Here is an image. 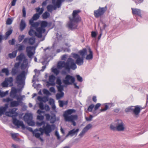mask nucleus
<instances>
[{"instance_id":"nucleus-48","label":"nucleus","mask_w":148,"mask_h":148,"mask_svg":"<svg viewBox=\"0 0 148 148\" xmlns=\"http://www.w3.org/2000/svg\"><path fill=\"white\" fill-rule=\"evenodd\" d=\"M49 13L47 12H46L42 14V16L43 18L45 19L49 17Z\"/></svg>"},{"instance_id":"nucleus-54","label":"nucleus","mask_w":148,"mask_h":148,"mask_svg":"<svg viewBox=\"0 0 148 148\" xmlns=\"http://www.w3.org/2000/svg\"><path fill=\"white\" fill-rule=\"evenodd\" d=\"M12 99H11L9 97H8L5 99H3V101L4 102L8 103L10 101H12Z\"/></svg>"},{"instance_id":"nucleus-9","label":"nucleus","mask_w":148,"mask_h":148,"mask_svg":"<svg viewBox=\"0 0 148 148\" xmlns=\"http://www.w3.org/2000/svg\"><path fill=\"white\" fill-rule=\"evenodd\" d=\"M44 126V133L47 136H49V133L55 128V125L54 124L50 125L47 123L46 126Z\"/></svg>"},{"instance_id":"nucleus-44","label":"nucleus","mask_w":148,"mask_h":148,"mask_svg":"<svg viewBox=\"0 0 148 148\" xmlns=\"http://www.w3.org/2000/svg\"><path fill=\"white\" fill-rule=\"evenodd\" d=\"M3 73H5L6 75L8 76L9 75V71L8 68H3L1 71Z\"/></svg>"},{"instance_id":"nucleus-47","label":"nucleus","mask_w":148,"mask_h":148,"mask_svg":"<svg viewBox=\"0 0 148 148\" xmlns=\"http://www.w3.org/2000/svg\"><path fill=\"white\" fill-rule=\"evenodd\" d=\"M110 105V103H105L104 104L105 108L103 109H102L100 110L101 112L105 111L107 110L109 106Z\"/></svg>"},{"instance_id":"nucleus-27","label":"nucleus","mask_w":148,"mask_h":148,"mask_svg":"<svg viewBox=\"0 0 148 148\" xmlns=\"http://www.w3.org/2000/svg\"><path fill=\"white\" fill-rule=\"evenodd\" d=\"M17 52V50L13 51L12 53L9 54L8 56L10 58H14L16 56Z\"/></svg>"},{"instance_id":"nucleus-60","label":"nucleus","mask_w":148,"mask_h":148,"mask_svg":"<svg viewBox=\"0 0 148 148\" xmlns=\"http://www.w3.org/2000/svg\"><path fill=\"white\" fill-rule=\"evenodd\" d=\"M39 108L42 110L44 109V105L43 103L40 102L38 104Z\"/></svg>"},{"instance_id":"nucleus-37","label":"nucleus","mask_w":148,"mask_h":148,"mask_svg":"<svg viewBox=\"0 0 148 148\" xmlns=\"http://www.w3.org/2000/svg\"><path fill=\"white\" fill-rule=\"evenodd\" d=\"M64 95L63 92H60V93H57L56 95V97L57 99H59L61 98Z\"/></svg>"},{"instance_id":"nucleus-10","label":"nucleus","mask_w":148,"mask_h":148,"mask_svg":"<svg viewBox=\"0 0 148 148\" xmlns=\"http://www.w3.org/2000/svg\"><path fill=\"white\" fill-rule=\"evenodd\" d=\"M116 125L117 131L119 132H123L125 129V125L123 121L119 120L116 121Z\"/></svg>"},{"instance_id":"nucleus-16","label":"nucleus","mask_w":148,"mask_h":148,"mask_svg":"<svg viewBox=\"0 0 148 148\" xmlns=\"http://www.w3.org/2000/svg\"><path fill=\"white\" fill-rule=\"evenodd\" d=\"M61 28H56L55 31L56 38L58 41L61 40L62 39V30Z\"/></svg>"},{"instance_id":"nucleus-58","label":"nucleus","mask_w":148,"mask_h":148,"mask_svg":"<svg viewBox=\"0 0 148 148\" xmlns=\"http://www.w3.org/2000/svg\"><path fill=\"white\" fill-rule=\"evenodd\" d=\"M38 130V132H40V133L42 134V136L43 135L44 132V126H43L42 128H40Z\"/></svg>"},{"instance_id":"nucleus-5","label":"nucleus","mask_w":148,"mask_h":148,"mask_svg":"<svg viewBox=\"0 0 148 148\" xmlns=\"http://www.w3.org/2000/svg\"><path fill=\"white\" fill-rule=\"evenodd\" d=\"M81 11L79 10H75L73 11L72 13L73 17L70 18V20L71 23H78L81 21V19L78 14Z\"/></svg>"},{"instance_id":"nucleus-34","label":"nucleus","mask_w":148,"mask_h":148,"mask_svg":"<svg viewBox=\"0 0 148 148\" xmlns=\"http://www.w3.org/2000/svg\"><path fill=\"white\" fill-rule=\"evenodd\" d=\"M51 71L56 75H58L60 72L59 70L58 69L54 67L51 68Z\"/></svg>"},{"instance_id":"nucleus-43","label":"nucleus","mask_w":148,"mask_h":148,"mask_svg":"<svg viewBox=\"0 0 148 148\" xmlns=\"http://www.w3.org/2000/svg\"><path fill=\"white\" fill-rule=\"evenodd\" d=\"M92 127V125L90 124H89L87 125L83 129L87 132L88 130L91 128Z\"/></svg>"},{"instance_id":"nucleus-39","label":"nucleus","mask_w":148,"mask_h":148,"mask_svg":"<svg viewBox=\"0 0 148 148\" xmlns=\"http://www.w3.org/2000/svg\"><path fill=\"white\" fill-rule=\"evenodd\" d=\"M8 90L5 92H3L0 90V97H4L8 94Z\"/></svg>"},{"instance_id":"nucleus-57","label":"nucleus","mask_w":148,"mask_h":148,"mask_svg":"<svg viewBox=\"0 0 148 148\" xmlns=\"http://www.w3.org/2000/svg\"><path fill=\"white\" fill-rule=\"evenodd\" d=\"M25 36L23 35L19 36L18 38V40L19 42H21L24 38Z\"/></svg>"},{"instance_id":"nucleus-32","label":"nucleus","mask_w":148,"mask_h":148,"mask_svg":"<svg viewBox=\"0 0 148 148\" xmlns=\"http://www.w3.org/2000/svg\"><path fill=\"white\" fill-rule=\"evenodd\" d=\"M39 23L41 26V28H45L47 26L48 24L47 22L45 21H40Z\"/></svg>"},{"instance_id":"nucleus-14","label":"nucleus","mask_w":148,"mask_h":148,"mask_svg":"<svg viewBox=\"0 0 148 148\" xmlns=\"http://www.w3.org/2000/svg\"><path fill=\"white\" fill-rule=\"evenodd\" d=\"M20 62L15 63L14 67L12 69L11 72L12 75H14L18 74L20 71Z\"/></svg>"},{"instance_id":"nucleus-50","label":"nucleus","mask_w":148,"mask_h":148,"mask_svg":"<svg viewBox=\"0 0 148 148\" xmlns=\"http://www.w3.org/2000/svg\"><path fill=\"white\" fill-rule=\"evenodd\" d=\"M134 106H130L125 109V111L126 112L132 111Z\"/></svg>"},{"instance_id":"nucleus-55","label":"nucleus","mask_w":148,"mask_h":148,"mask_svg":"<svg viewBox=\"0 0 148 148\" xmlns=\"http://www.w3.org/2000/svg\"><path fill=\"white\" fill-rule=\"evenodd\" d=\"M86 132L83 129L81 132L79 134V136L80 137H82Z\"/></svg>"},{"instance_id":"nucleus-38","label":"nucleus","mask_w":148,"mask_h":148,"mask_svg":"<svg viewBox=\"0 0 148 148\" xmlns=\"http://www.w3.org/2000/svg\"><path fill=\"white\" fill-rule=\"evenodd\" d=\"M20 28H25L26 25L25 21L23 19H22L21 21L20 24Z\"/></svg>"},{"instance_id":"nucleus-63","label":"nucleus","mask_w":148,"mask_h":148,"mask_svg":"<svg viewBox=\"0 0 148 148\" xmlns=\"http://www.w3.org/2000/svg\"><path fill=\"white\" fill-rule=\"evenodd\" d=\"M76 77L77 78V80L80 82H81L82 81L83 79L79 75H77L76 76Z\"/></svg>"},{"instance_id":"nucleus-26","label":"nucleus","mask_w":148,"mask_h":148,"mask_svg":"<svg viewBox=\"0 0 148 148\" xmlns=\"http://www.w3.org/2000/svg\"><path fill=\"white\" fill-rule=\"evenodd\" d=\"M17 92V90L15 88H14L12 89L10 92V95L11 97L15 98L16 96V95Z\"/></svg>"},{"instance_id":"nucleus-4","label":"nucleus","mask_w":148,"mask_h":148,"mask_svg":"<svg viewBox=\"0 0 148 148\" xmlns=\"http://www.w3.org/2000/svg\"><path fill=\"white\" fill-rule=\"evenodd\" d=\"M45 31V28H31L29 32V35L41 38Z\"/></svg>"},{"instance_id":"nucleus-36","label":"nucleus","mask_w":148,"mask_h":148,"mask_svg":"<svg viewBox=\"0 0 148 148\" xmlns=\"http://www.w3.org/2000/svg\"><path fill=\"white\" fill-rule=\"evenodd\" d=\"M37 12H38V14L40 15L44 11V8H41L40 9L39 7H38L36 8Z\"/></svg>"},{"instance_id":"nucleus-3","label":"nucleus","mask_w":148,"mask_h":148,"mask_svg":"<svg viewBox=\"0 0 148 148\" xmlns=\"http://www.w3.org/2000/svg\"><path fill=\"white\" fill-rule=\"evenodd\" d=\"M57 67L59 69L64 68L66 70L69 71L70 69L74 70L77 68V66L72 58H69L67 59L66 62L60 61L58 63Z\"/></svg>"},{"instance_id":"nucleus-35","label":"nucleus","mask_w":148,"mask_h":148,"mask_svg":"<svg viewBox=\"0 0 148 148\" xmlns=\"http://www.w3.org/2000/svg\"><path fill=\"white\" fill-rule=\"evenodd\" d=\"M50 121L51 123H54L56 121V115L55 114L52 115L51 116V117Z\"/></svg>"},{"instance_id":"nucleus-51","label":"nucleus","mask_w":148,"mask_h":148,"mask_svg":"<svg viewBox=\"0 0 148 148\" xmlns=\"http://www.w3.org/2000/svg\"><path fill=\"white\" fill-rule=\"evenodd\" d=\"M1 85L3 87H7L8 86L7 82L5 79L4 81L2 82Z\"/></svg>"},{"instance_id":"nucleus-42","label":"nucleus","mask_w":148,"mask_h":148,"mask_svg":"<svg viewBox=\"0 0 148 148\" xmlns=\"http://www.w3.org/2000/svg\"><path fill=\"white\" fill-rule=\"evenodd\" d=\"M18 50H17V51H20L23 50L25 48V46L23 45L18 44Z\"/></svg>"},{"instance_id":"nucleus-45","label":"nucleus","mask_w":148,"mask_h":148,"mask_svg":"<svg viewBox=\"0 0 148 148\" xmlns=\"http://www.w3.org/2000/svg\"><path fill=\"white\" fill-rule=\"evenodd\" d=\"M35 38H29L28 44L30 45H32L35 43Z\"/></svg>"},{"instance_id":"nucleus-61","label":"nucleus","mask_w":148,"mask_h":148,"mask_svg":"<svg viewBox=\"0 0 148 148\" xmlns=\"http://www.w3.org/2000/svg\"><path fill=\"white\" fill-rule=\"evenodd\" d=\"M94 107V105L93 104H91L88 107V111L91 112L92 110Z\"/></svg>"},{"instance_id":"nucleus-22","label":"nucleus","mask_w":148,"mask_h":148,"mask_svg":"<svg viewBox=\"0 0 148 148\" xmlns=\"http://www.w3.org/2000/svg\"><path fill=\"white\" fill-rule=\"evenodd\" d=\"M141 109L138 106H134L132 110L134 113L136 115H138L140 113Z\"/></svg>"},{"instance_id":"nucleus-52","label":"nucleus","mask_w":148,"mask_h":148,"mask_svg":"<svg viewBox=\"0 0 148 148\" xmlns=\"http://www.w3.org/2000/svg\"><path fill=\"white\" fill-rule=\"evenodd\" d=\"M98 32L97 31H92L91 32V36L92 38H95L96 37Z\"/></svg>"},{"instance_id":"nucleus-23","label":"nucleus","mask_w":148,"mask_h":148,"mask_svg":"<svg viewBox=\"0 0 148 148\" xmlns=\"http://www.w3.org/2000/svg\"><path fill=\"white\" fill-rule=\"evenodd\" d=\"M132 13L134 14L137 15L140 17H141L140 10L136 8H132Z\"/></svg>"},{"instance_id":"nucleus-31","label":"nucleus","mask_w":148,"mask_h":148,"mask_svg":"<svg viewBox=\"0 0 148 148\" xmlns=\"http://www.w3.org/2000/svg\"><path fill=\"white\" fill-rule=\"evenodd\" d=\"M19 105L18 101H13L10 103V106L12 107L17 106Z\"/></svg>"},{"instance_id":"nucleus-25","label":"nucleus","mask_w":148,"mask_h":148,"mask_svg":"<svg viewBox=\"0 0 148 148\" xmlns=\"http://www.w3.org/2000/svg\"><path fill=\"white\" fill-rule=\"evenodd\" d=\"M77 116H76L72 119H70L68 120H66L65 121H66L71 122L73 124L74 126H75L76 125V123L75 122V121L77 120Z\"/></svg>"},{"instance_id":"nucleus-8","label":"nucleus","mask_w":148,"mask_h":148,"mask_svg":"<svg viewBox=\"0 0 148 148\" xmlns=\"http://www.w3.org/2000/svg\"><path fill=\"white\" fill-rule=\"evenodd\" d=\"M107 10V6H106L104 7H99L97 10L94 11V15L96 18H98L103 15Z\"/></svg>"},{"instance_id":"nucleus-19","label":"nucleus","mask_w":148,"mask_h":148,"mask_svg":"<svg viewBox=\"0 0 148 148\" xmlns=\"http://www.w3.org/2000/svg\"><path fill=\"white\" fill-rule=\"evenodd\" d=\"M79 130V129L77 128L76 130H75V129H73L70 131L66 135V137H67L69 135H70L71 136H72L75 134H77Z\"/></svg>"},{"instance_id":"nucleus-28","label":"nucleus","mask_w":148,"mask_h":148,"mask_svg":"<svg viewBox=\"0 0 148 148\" xmlns=\"http://www.w3.org/2000/svg\"><path fill=\"white\" fill-rule=\"evenodd\" d=\"M87 52V50L86 48L83 49L82 50H80L79 53L81 56V57L84 58V56L86 54Z\"/></svg>"},{"instance_id":"nucleus-53","label":"nucleus","mask_w":148,"mask_h":148,"mask_svg":"<svg viewBox=\"0 0 148 148\" xmlns=\"http://www.w3.org/2000/svg\"><path fill=\"white\" fill-rule=\"evenodd\" d=\"M58 91L60 92H63L62 91L63 90V86L61 85L57 86Z\"/></svg>"},{"instance_id":"nucleus-56","label":"nucleus","mask_w":148,"mask_h":148,"mask_svg":"<svg viewBox=\"0 0 148 148\" xmlns=\"http://www.w3.org/2000/svg\"><path fill=\"white\" fill-rule=\"evenodd\" d=\"M110 129L113 131H117L116 125V126H114L113 125H111L110 126Z\"/></svg>"},{"instance_id":"nucleus-15","label":"nucleus","mask_w":148,"mask_h":148,"mask_svg":"<svg viewBox=\"0 0 148 148\" xmlns=\"http://www.w3.org/2000/svg\"><path fill=\"white\" fill-rule=\"evenodd\" d=\"M56 78L53 75L49 76V81L47 82V86L48 87L50 86H54L55 85L54 81Z\"/></svg>"},{"instance_id":"nucleus-20","label":"nucleus","mask_w":148,"mask_h":148,"mask_svg":"<svg viewBox=\"0 0 148 148\" xmlns=\"http://www.w3.org/2000/svg\"><path fill=\"white\" fill-rule=\"evenodd\" d=\"M29 23L31 27L33 28H37L40 25L39 22H34V21L32 19H31L29 20Z\"/></svg>"},{"instance_id":"nucleus-11","label":"nucleus","mask_w":148,"mask_h":148,"mask_svg":"<svg viewBox=\"0 0 148 148\" xmlns=\"http://www.w3.org/2000/svg\"><path fill=\"white\" fill-rule=\"evenodd\" d=\"M36 47H27L26 48V52L29 58H32L35 53Z\"/></svg>"},{"instance_id":"nucleus-13","label":"nucleus","mask_w":148,"mask_h":148,"mask_svg":"<svg viewBox=\"0 0 148 148\" xmlns=\"http://www.w3.org/2000/svg\"><path fill=\"white\" fill-rule=\"evenodd\" d=\"M75 81V79L74 77L70 75H67L65 77V79L63 80V82L65 84L70 85L74 83Z\"/></svg>"},{"instance_id":"nucleus-30","label":"nucleus","mask_w":148,"mask_h":148,"mask_svg":"<svg viewBox=\"0 0 148 148\" xmlns=\"http://www.w3.org/2000/svg\"><path fill=\"white\" fill-rule=\"evenodd\" d=\"M59 106L60 107H63L64 105H66L68 104L67 101H63L61 100H59L58 101Z\"/></svg>"},{"instance_id":"nucleus-18","label":"nucleus","mask_w":148,"mask_h":148,"mask_svg":"<svg viewBox=\"0 0 148 148\" xmlns=\"http://www.w3.org/2000/svg\"><path fill=\"white\" fill-rule=\"evenodd\" d=\"M8 107V105L6 104L4 106H0V117L5 112L6 110Z\"/></svg>"},{"instance_id":"nucleus-6","label":"nucleus","mask_w":148,"mask_h":148,"mask_svg":"<svg viewBox=\"0 0 148 148\" xmlns=\"http://www.w3.org/2000/svg\"><path fill=\"white\" fill-rule=\"evenodd\" d=\"M32 114L30 113H27L25 114L24 117V120L30 126H34L35 123L32 121Z\"/></svg>"},{"instance_id":"nucleus-64","label":"nucleus","mask_w":148,"mask_h":148,"mask_svg":"<svg viewBox=\"0 0 148 148\" xmlns=\"http://www.w3.org/2000/svg\"><path fill=\"white\" fill-rule=\"evenodd\" d=\"M16 98L17 100V101H18L19 103H20L21 102V101L22 100V98L21 97H19L18 96H16L15 97Z\"/></svg>"},{"instance_id":"nucleus-12","label":"nucleus","mask_w":148,"mask_h":148,"mask_svg":"<svg viewBox=\"0 0 148 148\" xmlns=\"http://www.w3.org/2000/svg\"><path fill=\"white\" fill-rule=\"evenodd\" d=\"M73 57L76 59L75 62L78 65L80 66L82 65L84 63V58L80 57L79 55L76 53L72 54Z\"/></svg>"},{"instance_id":"nucleus-17","label":"nucleus","mask_w":148,"mask_h":148,"mask_svg":"<svg viewBox=\"0 0 148 148\" xmlns=\"http://www.w3.org/2000/svg\"><path fill=\"white\" fill-rule=\"evenodd\" d=\"M56 0H52V3L55 5V6L51 5H49L47 6V10L49 12H51L53 10H56L57 8H59L55 4L56 3Z\"/></svg>"},{"instance_id":"nucleus-29","label":"nucleus","mask_w":148,"mask_h":148,"mask_svg":"<svg viewBox=\"0 0 148 148\" xmlns=\"http://www.w3.org/2000/svg\"><path fill=\"white\" fill-rule=\"evenodd\" d=\"M5 80L7 82V83H8V85L10 84V86H12L13 79L12 77H9L8 78H6Z\"/></svg>"},{"instance_id":"nucleus-24","label":"nucleus","mask_w":148,"mask_h":148,"mask_svg":"<svg viewBox=\"0 0 148 148\" xmlns=\"http://www.w3.org/2000/svg\"><path fill=\"white\" fill-rule=\"evenodd\" d=\"M88 51L89 54L87 55L86 59L88 60H91L93 58V53L91 49L90 48H89Z\"/></svg>"},{"instance_id":"nucleus-1","label":"nucleus","mask_w":148,"mask_h":148,"mask_svg":"<svg viewBox=\"0 0 148 148\" xmlns=\"http://www.w3.org/2000/svg\"><path fill=\"white\" fill-rule=\"evenodd\" d=\"M16 60L19 61L18 62H20V65L22 61L23 60V63L21 66V69L23 71L17 75L16 78V83L19 85H22L24 84L26 78L27 73L24 70L27 68L28 61L23 53H21L17 57Z\"/></svg>"},{"instance_id":"nucleus-49","label":"nucleus","mask_w":148,"mask_h":148,"mask_svg":"<svg viewBox=\"0 0 148 148\" xmlns=\"http://www.w3.org/2000/svg\"><path fill=\"white\" fill-rule=\"evenodd\" d=\"M13 19V18H8L7 19L6 21V24L7 25H10L12 24Z\"/></svg>"},{"instance_id":"nucleus-41","label":"nucleus","mask_w":148,"mask_h":148,"mask_svg":"<svg viewBox=\"0 0 148 148\" xmlns=\"http://www.w3.org/2000/svg\"><path fill=\"white\" fill-rule=\"evenodd\" d=\"M62 51H64V52L67 51L68 52H69L70 51V50L68 48H62L61 49H58L57 50V53H58Z\"/></svg>"},{"instance_id":"nucleus-40","label":"nucleus","mask_w":148,"mask_h":148,"mask_svg":"<svg viewBox=\"0 0 148 148\" xmlns=\"http://www.w3.org/2000/svg\"><path fill=\"white\" fill-rule=\"evenodd\" d=\"M64 0H57L56 5L58 7H60L61 6V3L64 1Z\"/></svg>"},{"instance_id":"nucleus-2","label":"nucleus","mask_w":148,"mask_h":148,"mask_svg":"<svg viewBox=\"0 0 148 148\" xmlns=\"http://www.w3.org/2000/svg\"><path fill=\"white\" fill-rule=\"evenodd\" d=\"M17 110V108H16L10 109L8 111L5 112V114L7 116L12 117V122L15 125L18 127H21L22 128H24L25 126L23 122L16 119V116L18 115V113L15 112Z\"/></svg>"},{"instance_id":"nucleus-33","label":"nucleus","mask_w":148,"mask_h":148,"mask_svg":"<svg viewBox=\"0 0 148 148\" xmlns=\"http://www.w3.org/2000/svg\"><path fill=\"white\" fill-rule=\"evenodd\" d=\"M12 29H10L7 31L5 33V36L4 37V40H6L7 39L8 37L12 34Z\"/></svg>"},{"instance_id":"nucleus-7","label":"nucleus","mask_w":148,"mask_h":148,"mask_svg":"<svg viewBox=\"0 0 148 148\" xmlns=\"http://www.w3.org/2000/svg\"><path fill=\"white\" fill-rule=\"evenodd\" d=\"M75 110L74 109H69L65 111L63 114V116L64 119L65 120H68L70 119H72L73 117L77 116L76 115H72L69 116L75 112Z\"/></svg>"},{"instance_id":"nucleus-62","label":"nucleus","mask_w":148,"mask_h":148,"mask_svg":"<svg viewBox=\"0 0 148 148\" xmlns=\"http://www.w3.org/2000/svg\"><path fill=\"white\" fill-rule=\"evenodd\" d=\"M23 16V17H25L26 16V12L25 8L24 7H23L22 10Z\"/></svg>"},{"instance_id":"nucleus-46","label":"nucleus","mask_w":148,"mask_h":148,"mask_svg":"<svg viewBox=\"0 0 148 148\" xmlns=\"http://www.w3.org/2000/svg\"><path fill=\"white\" fill-rule=\"evenodd\" d=\"M40 17V15L38 13H36L34 14L32 18L31 19H32L33 21L36 20L39 18Z\"/></svg>"},{"instance_id":"nucleus-59","label":"nucleus","mask_w":148,"mask_h":148,"mask_svg":"<svg viewBox=\"0 0 148 148\" xmlns=\"http://www.w3.org/2000/svg\"><path fill=\"white\" fill-rule=\"evenodd\" d=\"M45 122L44 121H42L41 122H37L36 125L38 126H40L43 125H45Z\"/></svg>"},{"instance_id":"nucleus-21","label":"nucleus","mask_w":148,"mask_h":148,"mask_svg":"<svg viewBox=\"0 0 148 148\" xmlns=\"http://www.w3.org/2000/svg\"><path fill=\"white\" fill-rule=\"evenodd\" d=\"M34 136L37 138H40V139L41 141L43 140V139L40 137L42 134L38 132V130L37 129H36L34 130V133L33 134Z\"/></svg>"}]
</instances>
